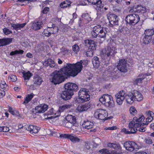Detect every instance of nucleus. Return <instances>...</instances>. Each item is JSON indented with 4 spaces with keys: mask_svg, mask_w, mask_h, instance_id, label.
<instances>
[{
    "mask_svg": "<svg viewBox=\"0 0 154 154\" xmlns=\"http://www.w3.org/2000/svg\"><path fill=\"white\" fill-rule=\"evenodd\" d=\"M7 87L8 85L6 84L5 81H1V83L0 84V87L1 88L5 89Z\"/></svg>",
    "mask_w": 154,
    "mask_h": 154,
    "instance_id": "nucleus-47",
    "label": "nucleus"
},
{
    "mask_svg": "<svg viewBox=\"0 0 154 154\" xmlns=\"http://www.w3.org/2000/svg\"><path fill=\"white\" fill-rule=\"evenodd\" d=\"M107 146L110 148H112L118 150H121L122 147L120 144L118 143H109L107 144Z\"/></svg>",
    "mask_w": 154,
    "mask_h": 154,
    "instance_id": "nucleus-26",
    "label": "nucleus"
},
{
    "mask_svg": "<svg viewBox=\"0 0 154 154\" xmlns=\"http://www.w3.org/2000/svg\"><path fill=\"white\" fill-rule=\"evenodd\" d=\"M65 90L62 92L61 94L62 98L66 100L71 98L73 95V91H76L78 89V86L75 84L68 82L64 85Z\"/></svg>",
    "mask_w": 154,
    "mask_h": 154,
    "instance_id": "nucleus-2",
    "label": "nucleus"
},
{
    "mask_svg": "<svg viewBox=\"0 0 154 154\" xmlns=\"http://www.w3.org/2000/svg\"><path fill=\"white\" fill-rule=\"evenodd\" d=\"M72 107V105L70 104H66L60 106L59 109V112H58V115L55 116H58L60 115V112H63L64 110L70 108Z\"/></svg>",
    "mask_w": 154,
    "mask_h": 154,
    "instance_id": "nucleus-27",
    "label": "nucleus"
},
{
    "mask_svg": "<svg viewBox=\"0 0 154 154\" xmlns=\"http://www.w3.org/2000/svg\"><path fill=\"white\" fill-rule=\"evenodd\" d=\"M84 44L87 46L89 49L94 50L96 49V45L93 41L86 39L85 41Z\"/></svg>",
    "mask_w": 154,
    "mask_h": 154,
    "instance_id": "nucleus-16",
    "label": "nucleus"
},
{
    "mask_svg": "<svg viewBox=\"0 0 154 154\" xmlns=\"http://www.w3.org/2000/svg\"><path fill=\"white\" fill-rule=\"evenodd\" d=\"M100 101L106 106L111 108L114 106V102L112 97L108 94L103 95L100 98Z\"/></svg>",
    "mask_w": 154,
    "mask_h": 154,
    "instance_id": "nucleus-3",
    "label": "nucleus"
},
{
    "mask_svg": "<svg viewBox=\"0 0 154 154\" xmlns=\"http://www.w3.org/2000/svg\"><path fill=\"white\" fill-rule=\"evenodd\" d=\"M3 31L5 34L7 35L12 33V31L9 29L5 28L3 29Z\"/></svg>",
    "mask_w": 154,
    "mask_h": 154,
    "instance_id": "nucleus-49",
    "label": "nucleus"
},
{
    "mask_svg": "<svg viewBox=\"0 0 154 154\" xmlns=\"http://www.w3.org/2000/svg\"><path fill=\"white\" fill-rule=\"evenodd\" d=\"M116 47L111 44H109L108 46L102 51V53L105 56L110 57L114 56L117 52Z\"/></svg>",
    "mask_w": 154,
    "mask_h": 154,
    "instance_id": "nucleus-6",
    "label": "nucleus"
},
{
    "mask_svg": "<svg viewBox=\"0 0 154 154\" xmlns=\"http://www.w3.org/2000/svg\"><path fill=\"white\" fill-rule=\"evenodd\" d=\"M91 36L93 38H96L97 36L98 37V33H97L96 31H94V30H93L91 31Z\"/></svg>",
    "mask_w": 154,
    "mask_h": 154,
    "instance_id": "nucleus-50",
    "label": "nucleus"
},
{
    "mask_svg": "<svg viewBox=\"0 0 154 154\" xmlns=\"http://www.w3.org/2000/svg\"><path fill=\"white\" fill-rule=\"evenodd\" d=\"M26 130L29 131L31 134H36L39 130V128L35 126L32 125H26Z\"/></svg>",
    "mask_w": 154,
    "mask_h": 154,
    "instance_id": "nucleus-20",
    "label": "nucleus"
},
{
    "mask_svg": "<svg viewBox=\"0 0 154 154\" xmlns=\"http://www.w3.org/2000/svg\"><path fill=\"white\" fill-rule=\"evenodd\" d=\"M134 120H135L136 123H141V122L143 121L145 119V117L142 114L139 115L137 117H134Z\"/></svg>",
    "mask_w": 154,
    "mask_h": 154,
    "instance_id": "nucleus-38",
    "label": "nucleus"
},
{
    "mask_svg": "<svg viewBox=\"0 0 154 154\" xmlns=\"http://www.w3.org/2000/svg\"><path fill=\"white\" fill-rule=\"evenodd\" d=\"M94 116L96 118L102 120H105L107 116V113L106 110L98 109L95 112Z\"/></svg>",
    "mask_w": 154,
    "mask_h": 154,
    "instance_id": "nucleus-9",
    "label": "nucleus"
},
{
    "mask_svg": "<svg viewBox=\"0 0 154 154\" xmlns=\"http://www.w3.org/2000/svg\"><path fill=\"white\" fill-rule=\"evenodd\" d=\"M8 111L13 115H16L15 112H17V111H14L12 108L10 107L9 108Z\"/></svg>",
    "mask_w": 154,
    "mask_h": 154,
    "instance_id": "nucleus-56",
    "label": "nucleus"
},
{
    "mask_svg": "<svg viewBox=\"0 0 154 154\" xmlns=\"http://www.w3.org/2000/svg\"><path fill=\"white\" fill-rule=\"evenodd\" d=\"M34 96V94L32 93L27 95L23 103L25 105L28 103L33 98Z\"/></svg>",
    "mask_w": 154,
    "mask_h": 154,
    "instance_id": "nucleus-37",
    "label": "nucleus"
},
{
    "mask_svg": "<svg viewBox=\"0 0 154 154\" xmlns=\"http://www.w3.org/2000/svg\"><path fill=\"white\" fill-rule=\"evenodd\" d=\"M144 141L146 143L148 144H152V140L149 138H146L144 140Z\"/></svg>",
    "mask_w": 154,
    "mask_h": 154,
    "instance_id": "nucleus-55",
    "label": "nucleus"
},
{
    "mask_svg": "<svg viewBox=\"0 0 154 154\" xmlns=\"http://www.w3.org/2000/svg\"><path fill=\"white\" fill-rule=\"evenodd\" d=\"M87 1L91 4L94 5L97 8L96 10H97V8L98 10L102 9L103 7V5L102 4L101 0H87Z\"/></svg>",
    "mask_w": 154,
    "mask_h": 154,
    "instance_id": "nucleus-17",
    "label": "nucleus"
},
{
    "mask_svg": "<svg viewBox=\"0 0 154 154\" xmlns=\"http://www.w3.org/2000/svg\"><path fill=\"white\" fill-rule=\"evenodd\" d=\"M152 37L150 36H146L145 35L143 38V43L145 44H148L151 42Z\"/></svg>",
    "mask_w": 154,
    "mask_h": 154,
    "instance_id": "nucleus-41",
    "label": "nucleus"
},
{
    "mask_svg": "<svg viewBox=\"0 0 154 154\" xmlns=\"http://www.w3.org/2000/svg\"><path fill=\"white\" fill-rule=\"evenodd\" d=\"M132 93L134 100L140 101L143 99V95L140 92L136 90H134Z\"/></svg>",
    "mask_w": 154,
    "mask_h": 154,
    "instance_id": "nucleus-21",
    "label": "nucleus"
},
{
    "mask_svg": "<svg viewBox=\"0 0 154 154\" xmlns=\"http://www.w3.org/2000/svg\"><path fill=\"white\" fill-rule=\"evenodd\" d=\"M48 106L46 104H42L38 105L35 107L36 112L37 113H43L47 110Z\"/></svg>",
    "mask_w": 154,
    "mask_h": 154,
    "instance_id": "nucleus-15",
    "label": "nucleus"
},
{
    "mask_svg": "<svg viewBox=\"0 0 154 154\" xmlns=\"http://www.w3.org/2000/svg\"><path fill=\"white\" fill-rule=\"evenodd\" d=\"M72 51L75 53L77 54L79 51V48L78 45L75 44L72 46Z\"/></svg>",
    "mask_w": 154,
    "mask_h": 154,
    "instance_id": "nucleus-44",
    "label": "nucleus"
},
{
    "mask_svg": "<svg viewBox=\"0 0 154 154\" xmlns=\"http://www.w3.org/2000/svg\"><path fill=\"white\" fill-rule=\"evenodd\" d=\"M5 91L1 90L0 91V98H2L5 96Z\"/></svg>",
    "mask_w": 154,
    "mask_h": 154,
    "instance_id": "nucleus-59",
    "label": "nucleus"
},
{
    "mask_svg": "<svg viewBox=\"0 0 154 154\" xmlns=\"http://www.w3.org/2000/svg\"><path fill=\"white\" fill-rule=\"evenodd\" d=\"M71 2L69 0H66L62 2L60 4V6L62 8H65L71 6Z\"/></svg>",
    "mask_w": 154,
    "mask_h": 154,
    "instance_id": "nucleus-32",
    "label": "nucleus"
},
{
    "mask_svg": "<svg viewBox=\"0 0 154 154\" xmlns=\"http://www.w3.org/2000/svg\"><path fill=\"white\" fill-rule=\"evenodd\" d=\"M26 125H25L24 126L23 124H19L18 125V129H22V131L24 132L26 130V128L25 127Z\"/></svg>",
    "mask_w": 154,
    "mask_h": 154,
    "instance_id": "nucleus-45",
    "label": "nucleus"
},
{
    "mask_svg": "<svg viewBox=\"0 0 154 154\" xmlns=\"http://www.w3.org/2000/svg\"><path fill=\"white\" fill-rule=\"evenodd\" d=\"M12 41V38H10L0 39V47L9 44L11 43Z\"/></svg>",
    "mask_w": 154,
    "mask_h": 154,
    "instance_id": "nucleus-24",
    "label": "nucleus"
},
{
    "mask_svg": "<svg viewBox=\"0 0 154 154\" xmlns=\"http://www.w3.org/2000/svg\"><path fill=\"white\" fill-rule=\"evenodd\" d=\"M85 146L86 148L87 149H89L91 148V144L89 143L85 142Z\"/></svg>",
    "mask_w": 154,
    "mask_h": 154,
    "instance_id": "nucleus-60",
    "label": "nucleus"
},
{
    "mask_svg": "<svg viewBox=\"0 0 154 154\" xmlns=\"http://www.w3.org/2000/svg\"><path fill=\"white\" fill-rule=\"evenodd\" d=\"M54 109L53 108L51 109L50 110L48 111L47 112V114L48 115H52L54 114H56L55 113H54Z\"/></svg>",
    "mask_w": 154,
    "mask_h": 154,
    "instance_id": "nucleus-57",
    "label": "nucleus"
},
{
    "mask_svg": "<svg viewBox=\"0 0 154 154\" xmlns=\"http://www.w3.org/2000/svg\"><path fill=\"white\" fill-rule=\"evenodd\" d=\"M92 63L94 66L96 68H98L100 65V62L99 60V58L97 57H94L92 59Z\"/></svg>",
    "mask_w": 154,
    "mask_h": 154,
    "instance_id": "nucleus-33",
    "label": "nucleus"
},
{
    "mask_svg": "<svg viewBox=\"0 0 154 154\" xmlns=\"http://www.w3.org/2000/svg\"><path fill=\"white\" fill-rule=\"evenodd\" d=\"M147 117L145 123H140L141 125L139 127H137L139 131L144 132L145 131V128L143 127V125H147L149 122H151L153 119V117L154 116L153 112L150 111L146 112Z\"/></svg>",
    "mask_w": 154,
    "mask_h": 154,
    "instance_id": "nucleus-5",
    "label": "nucleus"
},
{
    "mask_svg": "<svg viewBox=\"0 0 154 154\" xmlns=\"http://www.w3.org/2000/svg\"><path fill=\"white\" fill-rule=\"evenodd\" d=\"M140 18L139 16L135 14L128 15L126 17V22L129 24L134 25L139 21Z\"/></svg>",
    "mask_w": 154,
    "mask_h": 154,
    "instance_id": "nucleus-7",
    "label": "nucleus"
},
{
    "mask_svg": "<svg viewBox=\"0 0 154 154\" xmlns=\"http://www.w3.org/2000/svg\"><path fill=\"white\" fill-rule=\"evenodd\" d=\"M65 126L66 127L68 128H72V127H74L73 125H72V124L67 122L65 124Z\"/></svg>",
    "mask_w": 154,
    "mask_h": 154,
    "instance_id": "nucleus-58",
    "label": "nucleus"
},
{
    "mask_svg": "<svg viewBox=\"0 0 154 154\" xmlns=\"http://www.w3.org/2000/svg\"><path fill=\"white\" fill-rule=\"evenodd\" d=\"M70 134H61L60 135V137L62 138H68L69 139V137H70Z\"/></svg>",
    "mask_w": 154,
    "mask_h": 154,
    "instance_id": "nucleus-51",
    "label": "nucleus"
},
{
    "mask_svg": "<svg viewBox=\"0 0 154 154\" xmlns=\"http://www.w3.org/2000/svg\"><path fill=\"white\" fill-rule=\"evenodd\" d=\"M69 139L73 143L79 142L80 141L82 140L79 137L76 136H73L71 135H70Z\"/></svg>",
    "mask_w": 154,
    "mask_h": 154,
    "instance_id": "nucleus-36",
    "label": "nucleus"
},
{
    "mask_svg": "<svg viewBox=\"0 0 154 154\" xmlns=\"http://www.w3.org/2000/svg\"><path fill=\"white\" fill-rule=\"evenodd\" d=\"M126 95V93L123 91H120L116 94V101L119 105H121L122 104Z\"/></svg>",
    "mask_w": 154,
    "mask_h": 154,
    "instance_id": "nucleus-10",
    "label": "nucleus"
},
{
    "mask_svg": "<svg viewBox=\"0 0 154 154\" xmlns=\"http://www.w3.org/2000/svg\"><path fill=\"white\" fill-rule=\"evenodd\" d=\"M8 79L9 80H10L12 82H15L17 80V78L16 76L11 75L9 76Z\"/></svg>",
    "mask_w": 154,
    "mask_h": 154,
    "instance_id": "nucleus-46",
    "label": "nucleus"
},
{
    "mask_svg": "<svg viewBox=\"0 0 154 154\" xmlns=\"http://www.w3.org/2000/svg\"><path fill=\"white\" fill-rule=\"evenodd\" d=\"M26 24V23L19 24H11V26L13 27V29L16 30L21 29L23 28L24 26Z\"/></svg>",
    "mask_w": 154,
    "mask_h": 154,
    "instance_id": "nucleus-29",
    "label": "nucleus"
},
{
    "mask_svg": "<svg viewBox=\"0 0 154 154\" xmlns=\"http://www.w3.org/2000/svg\"><path fill=\"white\" fill-rule=\"evenodd\" d=\"M94 125V124L92 122L88 120H85L82 125L83 129H87L92 128Z\"/></svg>",
    "mask_w": 154,
    "mask_h": 154,
    "instance_id": "nucleus-19",
    "label": "nucleus"
},
{
    "mask_svg": "<svg viewBox=\"0 0 154 154\" xmlns=\"http://www.w3.org/2000/svg\"><path fill=\"white\" fill-rule=\"evenodd\" d=\"M82 16V18H80L78 21V24L80 27L85 26L88 22V20L87 19L88 17V13L83 14Z\"/></svg>",
    "mask_w": 154,
    "mask_h": 154,
    "instance_id": "nucleus-14",
    "label": "nucleus"
},
{
    "mask_svg": "<svg viewBox=\"0 0 154 154\" xmlns=\"http://www.w3.org/2000/svg\"><path fill=\"white\" fill-rule=\"evenodd\" d=\"M44 23V21H37L33 23L32 25V29L35 30L39 29L42 27V25Z\"/></svg>",
    "mask_w": 154,
    "mask_h": 154,
    "instance_id": "nucleus-25",
    "label": "nucleus"
},
{
    "mask_svg": "<svg viewBox=\"0 0 154 154\" xmlns=\"http://www.w3.org/2000/svg\"><path fill=\"white\" fill-rule=\"evenodd\" d=\"M140 123H136L135 120H133L130 122L129 124V128H133L134 127H139L140 126Z\"/></svg>",
    "mask_w": 154,
    "mask_h": 154,
    "instance_id": "nucleus-34",
    "label": "nucleus"
},
{
    "mask_svg": "<svg viewBox=\"0 0 154 154\" xmlns=\"http://www.w3.org/2000/svg\"><path fill=\"white\" fill-rule=\"evenodd\" d=\"M144 34L146 36L151 37L154 34V31L152 29H146L145 31Z\"/></svg>",
    "mask_w": 154,
    "mask_h": 154,
    "instance_id": "nucleus-40",
    "label": "nucleus"
},
{
    "mask_svg": "<svg viewBox=\"0 0 154 154\" xmlns=\"http://www.w3.org/2000/svg\"><path fill=\"white\" fill-rule=\"evenodd\" d=\"M93 145L95 147H97V146L99 145L101 143V140L99 138H95L93 141Z\"/></svg>",
    "mask_w": 154,
    "mask_h": 154,
    "instance_id": "nucleus-43",
    "label": "nucleus"
},
{
    "mask_svg": "<svg viewBox=\"0 0 154 154\" xmlns=\"http://www.w3.org/2000/svg\"><path fill=\"white\" fill-rule=\"evenodd\" d=\"M131 129L130 131H129L130 134H134L138 131L137 128L134 127L133 128H130Z\"/></svg>",
    "mask_w": 154,
    "mask_h": 154,
    "instance_id": "nucleus-53",
    "label": "nucleus"
},
{
    "mask_svg": "<svg viewBox=\"0 0 154 154\" xmlns=\"http://www.w3.org/2000/svg\"><path fill=\"white\" fill-rule=\"evenodd\" d=\"M89 92V91L88 89L85 88L81 89L79 92L78 101L81 103H83L85 101H88L90 99Z\"/></svg>",
    "mask_w": 154,
    "mask_h": 154,
    "instance_id": "nucleus-4",
    "label": "nucleus"
},
{
    "mask_svg": "<svg viewBox=\"0 0 154 154\" xmlns=\"http://www.w3.org/2000/svg\"><path fill=\"white\" fill-rule=\"evenodd\" d=\"M125 99L127 103L130 104L133 103L134 100L132 93L126 94Z\"/></svg>",
    "mask_w": 154,
    "mask_h": 154,
    "instance_id": "nucleus-23",
    "label": "nucleus"
},
{
    "mask_svg": "<svg viewBox=\"0 0 154 154\" xmlns=\"http://www.w3.org/2000/svg\"><path fill=\"white\" fill-rule=\"evenodd\" d=\"M99 152L101 154H118L116 152L113 151L112 152H110L106 149H103L99 151Z\"/></svg>",
    "mask_w": 154,
    "mask_h": 154,
    "instance_id": "nucleus-39",
    "label": "nucleus"
},
{
    "mask_svg": "<svg viewBox=\"0 0 154 154\" xmlns=\"http://www.w3.org/2000/svg\"><path fill=\"white\" fill-rule=\"evenodd\" d=\"M145 78V76L144 74L140 75L134 80V84L137 85L138 84L141 83Z\"/></svg>",
    "mask_w": 154,
    "mask_h": 154,
    "instance_id": "nucleus-30",
    "label": "nucleus"
},
{
    "mask_svg": "<svg viewBox=\"0 0 154 154\" xmlns=\"http://www.w3.org/2000/svg\"><path fill=\"white\" fill-rule=\"evenodd\" d=\"M23 77L25 80H29L30 78L32 75V73L29 72H26L25 71L22 72Z\"/></svg>",
    "mask_w": 154,
    "mask_h": 154,
    "instance_id": "nucleus-35",
    "label": "nucleus"
},
{
    "mask_svg": "<svg viewBox=\"0 0 154 154\" xmlns=\"http://www.w3.org/2000/svg\"><path fill=\"white\" fill-rule=\"evenodd\" d=\"M122 132H124V133L126 134H130V133L129 131L127 130L126 129L123 128L122 130Z\"/></svg>",
    "mask_w": 154,
    "mask_h": 154,
    "instance_id": "nucleus-63",
    "label": "nucleus"
},
{
    "mask_svg": "<svg viewBox=\"0 0 154 154\" xmlns=\"http://www.w3.org/2000/svg\"><path fill=\"white\" fill-rule=\"evenodd\" d=\"M116 129V126H112V127H106L104 128V130H114Z\"/></svg>",
    "mask_w": 154,
    "mask_h": 154,
    "instance_id": "nucleus-54",
    "label": "nucleus"
},
{
    "mask_svg": "<svg viewBox=\"0 0 154 154\" xmlns=\"http://www.w3.org/2000/svg\"><path fill=\"white\" fill-rule=\"evenodd\" d=\"M108 19L111 25V27H112L113 25L118 24V17L116 15L114 14H109L108 16Z\"/></svg>",
    "mask_w": 154,
    "mask_h": 154,
    "instance_id": "nucleus-13",
    "label": "nucleus"
},
{
    "mask_svg": "<svg viewBox=\"0 0 154 154\" xmlns=\"http://www.w3.org/2000/svg\"><path fill=\"white\" fill-rule=\"evenodd\" d=\"M43 64L46 66H49L51 68L54 67L55 66V64L54 61L50 58L46 60Z\"/></svg>",
    "mask_w": 154,
    "mask_h": 154,
    "instance_id": "nucleus-28",
    "label": "nucleus"
},
{
    "mask_svg": "<svg viewBox=\"0 0 154 154\" xmlns=\"http://www.w3.org/2000/svg\"><path fill=\"white\" fill-rule=\"evenodd\" d=\"M91 107L89 103H87L84 104L80 105L78 106L77 108L79 112H82L87 110Z\"/></svg>",
    "mask_w": 154,
    "mask_h": 154,
    "instance_id": "nucleus-22",
    "label": "nucleus"
},
{
    "mask_svg": "<svg viewBox=\"0 0 154 154\" xmlns=\"http://www.w3.org/2000/svg\"><path fill=\"white\" fill-rule=\"evenodd\" d=\"M52 29H53V31L52 32V34L56 33H57L58 31V29L57 26L54 28H52Z\"/></svg>",
    "mask_w": 154,
    "mask_h": 154,
    "instance_id": "nucleus-62",
    "label": "nucleus"
},
{
    "mask_svg": "<svg viewBox=\"0 0 154 154\" xmlns=\"http://www.w3.org/2000/svg\"><path fill=\"white\" fill-rule=\"evenodd\" d=\"M122 144L127 150L130 152L133 151L137 146V144L133 141H126Z\"/></svg>",
    "mask_w": 154,
    "mask_h": 154,
    "instance_id": "nucleus-11",
    "label": "nucleus"
},
{
    "mask_svg": "<svg viewBox=\"0 0 154 154\" xmlns=\"http://www.w3.org/2000/svg\"><path fill=\"white\" fill-rule=\"evenodd\" d=\"M65 119L67 122L72 124L73 126L76 127L79 126V124L76 121L75 116L71 115H68L66 117Z\"/></svg>",
    "mask_w": 154,
    "mask_h": 154,
    "instance_id": "nucleus-18",
    "label": "nucleus"
},
{
    "mask_svg": "<svg viewBox=\"0 0 154 154\" xmlns=\"http://www.w3.org/2000/svg\"><path fill=\"white\" fill-rule=\"evenodd\" d=\"M135 154H147V153L144 151H139L136 152Z\"/></svg>",
    "mask_w": 154,
    "mask_h": 154,
    "instance_id": "nucleus-64",
    "label": "nucleus"
},
{
    "mask_svg": "<svg viewBox=\"0 0 154 154\" xmlns=\"http://www.w3.org/2000/svg\"><path fill=\"white\" fill-rule=\"evenodd\" d=\"M43 32L44 33V34L45 35V36L47 37H49L50 36L51 34H52V32H49L47 29H45L44 30Z\"/></svg>",
    "mask_w": 154,
    "mask_h": 154,
    "instance_id": "nucleus-52",
    "label": "nucleus"
},
{
    "mask_svg": "<svg viewBox=\"0 0 154 154\" xmlns=\"http://www.w3.org/2000/svg\"><path fill=\"white\" fill-rule=\"evenodd\" d=\"M33 81L34 84L36 85H40L42 84L43 80L38 75L34 76Z\"/></svg>",
    "mask_w": 154,
    "mask_h": 154,
    "instance_id": "nucleus-31",
    "label": "nucleus"
},
{
    "mask_svg": "<svg viewBox=\"0 0 154 154\" xmlns=\"http://www.w3.org/2000/svg\"><path fill=\"white\" fill-rule=\"evenodd\" d=\"M24 52V51L23 50L20 49L19 50H15L14 51H12L10 52V55L11 56H13L16 54H22Z\"/></svg>",
    "mask_w": 154,
    "mask_h": 154,
    "instance_id": "nucleus-42",
    "label": "nucleus"
},
{
    "mask_svg": "<svg viewBox=\"0 0 154 154\" xmlns=\"http://www.w3.org/2000/svg\"><path fill=\"white\" fill-rule=\"evenodd\" d=\"M93 30L98 33V37L105 39L107 33V31L101 25H98L94 26Z\"/></svg>",
    "mask_w": 154,
    "mask_h": 154,
    "instance_id": "nucleus-8",
    "label": "nucleus"
},
{
    "mask_svg": "<svg viewBox=\"0 0 154 154\" xmlns=\"http://www.w3.org/2000/svg\"><path fill=\"white\" fill-rule=\"evenodd\" d=\"M126 65L127 62L125 60H120L117 65V68L121 72H126L127 71Z\"/></svg>",
    "mask_w": 154,
    "mask_h": 154,
    "instance_id": "nucleus-12",
    "label": "nucleus"
},
{
    "mask_svg": "<svg viewBox=\"0 0 154 154\" xmlns=\"http://www.w3.org/2000/svg\"><path fill=\"white\" fill-rule=\"evenodd\" d=\"M130 112L131 114L134 115L137 113V111L135 107L131 106L130 109Z\"/></svg>",
    "mask_w": 154,
    "mask_h": 154,
    "instance_id": "nucleus-48",
    "label": "nucleus"
},
{
    "mask_svg": "<svg viewBox=\"0 0 154 154\" xmlns=\"http://www.w3.org/2000/svg\"><path fill=\"white\" fill-rule=\"evenodd\" d=\"M82 61L80 60L75 64L66 63L59 71L54 72L51 82L55 85L59 84L65 80L66 78L65 75L75 76L82 70Z\"/></svg>",
    "mask_w": 154,
    "mask_h": 154,
    "instance_id": "nucleus-1",
    "label": "nucleus"
},
{
    "mask_svg": "<svg viewBox=\"0 0 154 154\" xmlns=\"http://www.w3.org/2000/svg\"><path fill=\"white\" fill-rule=\"evenodd\" d=\"M9 131V128L7 126L2 127V131L6 132Z\"/></svg>",
    "mask_w": 154,
    "mask_h": 154,
    "instance_id": "nucleus-61",
    "label": "nucleus"
}]
</instances>
